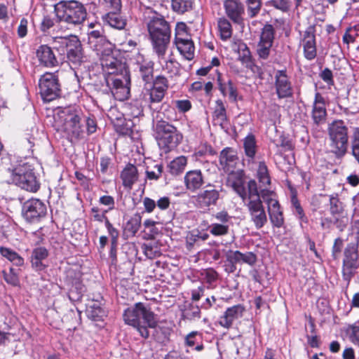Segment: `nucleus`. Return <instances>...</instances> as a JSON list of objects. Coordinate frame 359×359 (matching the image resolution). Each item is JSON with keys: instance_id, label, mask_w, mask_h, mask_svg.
<instances>
[{"instance_id": "nucleus-24", "label": "nucleus", "mask_w": 359, "mask_h": 359, "mask_svg": "<svg viewBox=\"0 0 359 359\" xmlns=\"http://www.w3.org/2000/svg\"><path fill=\"white\" fill-rule=\"evenodd\" d=\"M134 60L142 80L147 83L150 81L153 78L154 63L140 53L135 55Z\"/></svg>"}, {"instance_id": "nucleus-59", "label": "nucleus", "mask_w": 359, "mask_h": 359, "mask_svg": "<svg viewBox=\"0 0 359 359\" xmlns=\"http://www.w3.org/2000/svg\"><path fill=\"white\" fill-rule=\"evenodd\" d=\"M271 4L283 12L287 11L290 6V0H271Z\"/></svg>"}, {"instance_id": "nucleus-8", "label": "nucleus", "mask_w": 359, "mask_h": 359, "mask_svg": "<svg viewBox=\"0 0 359 359\" xmlns=\"http://www.w3.org/2000/svg\"><path fill=\"white\" fill-rule=\"evenodd\" d=\"M10 173L9 183H13L22 189L30 192H36L40 187L36 177L28 164H20L12 170H8Z\"/></svg>"}, {"instance_id": "nucleus-32", "label": "nucleus", "mask_w": 359, "mask_h": 359, "mask_svg": "<svg viewBox=\"0 0 359 359\" xmlns=\"http://www.w3.org/2000/svg\"><path fill=\"white\" fill-rule=\"evenodd\" d=\"M48 255V250L45 248L39 247L34 249L32 254V266L36 270H43L45 268V265L43 264V261L47 258Z\"/></svg>"}, {"instance_id": "nucleus-22", "label": "nucleus", "mask_w": 359, "mask_h": 359, "mask_svg": "<svg viewBox=\"0 0 359 359\" xmlns=\"http://www.w3.org/2000/svg\"><path fill=\"white\" fill-rule=\"evenodd\" d=\"M224 8L226 15L233 22L237 24L242 22L244 6L239 0H225Z\"/></svg>"}, {"instance_id": "nucleus-25", "label": "nucleus", "mask_w": 359, "mask_h": 359, "mask_svg": "<svg viewBox=\"0 0 359 359\" xmlns=\"http://www.w3.org/2000/svg\"><path fill=\"white\" fill-rule=\"evenodd\" d=\"M226 259L232 264L231 269V272L235 270L236 268L234 264H236L245 263L252 266L257 261V257L253 252H247L245 253H242L238 250H230L226 255Z\"/></svg>"}, {"instance_id": "nucleus-26", "label": "nucleus", "mask_w": 359, "mask_h": 359, "mask_svg": "<svg viewBox=\"0 0 359 359\" xmlns=\"http://www.w3.org/2000/svg\"><path fill=\"white\" fill-rule=\"evenodd\" d=\"M207 188L196 196V203L201 208L215 205L219 198V194L217 190L212 189L211 185L207 186Z\"/></svg>"}, {"instance_id": "nucleus-13", "label": "nucleus", "mask_w": 359, "mask_h": 359, "mask_svg": "<svg viewBox=\"0 0 359 359\" xmlns=\"http://www.w3.org/2000/svg\"><path fill=\"white\" fill-rule=\"evenodd\" d=\"M39 89L45 101L53 100L59 95L60 84L55 73L46 72L39 79Z\"/></svg>"}, {"instance_id": "nucleus-57", "label": "nucleus", "mask_w": 359, "mask_h": 359, "mask_svg": "<svg viewBox=\"0 0 359 359\" xmlns=\"http://www.w3.org/2000/svg\"><path fill=\"white\" fill-rule=\"evenodd\" d=\"M104 225L108 231L109 236H111V244L113 245H116L119 236L118 231L113 226L109 220H106V224Z\"/></svg>"}, {"instance_id": "nucleus-21", "label": "nucleus", "mask_w": 359, "mask_h": 359, "mask_svg": "<svg viewBox=\"0 0 359 359\" xmlns=\"http://www.w3.org/2000/svg\"><path fill=\"white\" fill-rule=\"evenodd\" d=\"M326 116L325 98L320 93H316L311 110L312 120L315 124L320 125L325 122Z\"/></svg>"}, {"instance_id": "nucleus-42", "label": "nucleus", "mask_w": 359, "mask_h": 359, "mask_svg": "<svg viewBox=\"0 0 359 359\" xmlns=\"http://www.w3.org/2000/svg\"><path fill=\"white\" fill-rule=\"evenodd\" d=\"M275 30L271 25H266L262 29L259 42L273 45Z\"/></svg>"}, {"instance_id": "nucleus-20", "label": "nucleus", "mask_w": 359, "mask_h": 359, "mask_svg": "<svg viewBox=\"0 0 359 359\" xmlns=\"http://www.w3.org/2000/svg\"><path fill=\"white\" fill-rule=\"evenodd\" d=\"M72 41V46L67 48V57L71 67L76 68L86 61V57L83 53L79 38H74Z\"/></svg>"}, {"instance_id": "nucleus-11", "label": "nucleus", "mask_w": 359, "mask_h": 359, "mask_svg": "<svg viewBox=\"0 0 359 359\" xmlns=\"http://www.w3.org/2000/svg\"><path fill=\"white\" fill-rule=\"evenodd\" d=\"M88 42L96 51L97 55L100 56L101 66L104 60L115 57L114 55V45L104 36H102L100 31H91L88 34Z\"/></svg>"}, {"instance_id": "nucleus-6", "label": "nucleus", "mask_w": 359, "mask_h": 359, "mask_svg": "<svg viewBox=\"0 0 359 359\" xmlns=\"http://www.w3.org/2000/svg\"><path fill=\"white\" fill-rule=\"evenodd\" d=\"M81 112L76 107L69 106L59 110L55 117L61 130L72 137H79L81 130Z\"/></svg>"}, {"instance_id": "nucleus-19", "label": "nucleus", "mask_w": 359, "mask_h": 359, "mask_svg": "<svg viewBox=\"0 0 359 359\" xmlns=\"http://www.w3.org/2000/svg\"><path fill=\"white\" fill-rule=\"evenodd\" d=\"M304 57L309 60L314 59L316 56V45L315 27L309 26L304 31L302 40Z\"/></svg>"}, {"instance_id": "nucleus-4", "label": "nucleus", "mask_w": 359, "mask_h": 359, "mask_svg": "<svg viewBox=\"0 0 359 359\" xmlns=\"http://www.w3.org/2000/svg\"><path fill=\"white\" fill-rule=\"evenodd\" d=\"M124 322L134 327L143 338H148V327L154 328L158 321L156 315L143 303H136L133 306L127 308L123 315Z\"/></svg>"}, {"instance_id": "nucleus-47", "label": "nucleus", "mask_w": 359, "mask_h": 359, "mask_svg": "<svg viewBox=\"0 0 359 359\" xmlns=\"http://www.w3.org/2000/svg\"><path fill=\"white\" fill-rule=\"evenodd\" d=\"M141 226V217L138 215L131 217L126 223V230L135 236Z\"/></svg>"}, {"instance_id": "nucleus-5", "label": "nucleus", "mask_w": 359, "mask_h": 359, "mask_svg": "<svg viewBox=\"0 0 359 359\" xmlns=\"http://www.w3.org/2000/svg\"><path fill=\"white\" fill-rule=\"evenodd\" d=\"M57 18L71 25H79L83 22L87 12L83 4L79 1H60L54 6Z\"/></svg>"}, {"instance_id": "nucleus-3", "label": "nucleus", "mask_w": 359, "mask_h": 359, "mask_svg": "<svg viewBox=\"0 0 359 359\" xmlns=\"http://www.w3.org/2000/svg\"><path fill=\"white\" fill-rule=\"evenodd\" d=\"M102 69L106 85L114 98L119 101L128 99L130 79L126 64L116 57H111L102 62Z\"/></svg>"}, {"instance_id": "nucleus-9", "label": "nucleus", "mask_w": 359, "mask_h": 359, "mask_svg": "<svg viewBox=\"0 0 359 359\" xmlns=\"http://www.w3.org/2000/svg\"><path fill=\"white\" fill-rule=\"evenodd\" d=\"M331 151L338 156H344L348 148V129L341 120L333 121L328 128Z\"/></svg>"}, {"instance_id": "nucleus-50", "label": "nucleus", "mask_w": 359, "mask_h": 359, "mask_svg": "<svg viewBox=\"0 0 359 359\" xmlns=\"http://www.w3.org/2000/svg\"><path fill=\"white\" fill-rule=\"evenodd\" d=\"M108 210H102L98 207H92L90 209V216L92 219L98 222H104L106 224V220H109L107 217L106 216Z\"/></svg>"}, {"instance_id": "nucleus-34", "label": "nucleus", "mask_w": 359, "mask_h": 359, "mask_svg": "<svg viewBox=\"0 0 359 359\" xmlns=\"http://www.w3.org/2000/svg\"><path fill=\"white\" fill-rule=\"evenodd\" d=\"M117 12H109L103 16V20L113 28L123 29L126 25V20L120 16Z\"/></svg>"}, {"instance_id": "nucleus-40", "label": "nucleus", "mask_w": 359, "mask_h": 359, "mask_svg": "<svg viewBox=\"0 0 359 359\" xmlns=\"http://www.w3.org/2000/svg\"><path fill=\"white\" fill-rule=\"evenodd\" d=\"M243 147L245 155L250 158H253L257 152V143L255 135L249 134L245 137Z\"/></svg>"}, {"instance_id": "nucleus-17", "label": "nucleus", "mask_w": 359, "mask_h": 359, "mask_svg": "<svg viewBox=\"0 0 359 359\" xmlns=\"http://www.w3.org/2000/svg\"><path fill=\"white\" fill-rule=\"evenodd\" d=\"M274 86L279 99L287 98L292 95V82L286 70H277L274 74Z\"/></svg>"}, {"instance_id": "nucleus-35", "label": "nucleus", "mask_w": 359, "mask_h": 359, "mask_svg": "<svg viewBox=\"0 0 359 359\" xmlns=\"http://www.w3.org/2000/svg\"><path fill=\"white\" fill-rule=\"evenodd\" d=\"M187 165V158L184 156H180L171 161L168 168L172 175H178L184 172Z\"/></svg>"}, {"instance_id": "nucleus-45", "label": "nucleus", "mask_w": 359, "mask_h": 359, "mask_svg": "<svg viewBox=\"0 0 359 359\" xmlns=\"http://www.w3.org/2000/svg\"><path fill=\"white\" fill-rule=\"evenodd\" d=\"M184 319L194 320L201 318V309L198 306L189 304L183 311Z\"/></svg>"}, {"instance_id": "nucleus-58", "label": "nucleus", "mask_w": 359, "mask_h": 359, "mask_svg": "<svg viewBox=\"0 0 359 359\" xmlns=\"http://www.w3.org/2000/svg\"><path fill=\"white\" fill-rule=\"evenodd\" d=\"M88 316L94 320H99L104 314V311L98 306H91L87 310Z\"/></svg>"}, {"instance_id": "nucleus-16", "label": "nucleus", "mask_w": 359, "mask_h": 359, "mask_svg": "<svg viewBox=\"0 0 359 359\" xmlns=\"http://www.w3.org/2000/svg\"><path fill=\"white\" fill-rule=\"evenodd\" d=\"M22 212L27 222H35L46 215V207L40 200L32 198L24 203Z\"/></svg>"}, {"instance_id": "nucleus-38", "label": "nucleus", "mask_w": 359, "mask_h": 359, "mask_svg": "<svg viewBox=\"0 0 359 359\" xmlns=\"http://www.w3.org/2000/svg\"><path fill=\"white\" fill-rule=\"evenodd\" d=\"M201 276L203 281L208 285V288L215 287L219 274L215 269L212 268L204 269L201 272Z\"/></svg>"}, {"instance_id": "nucleus-1", "label": "nucleus", "mask_w": 359, "mask_h": 359, "mask_svg": "<svg viewBox=\"0 0 359 359\" xmlns=\"http://www.w3.org/2000/svg\"><path fill=\"white\" fill-rule=\"evenodd\" d=\"M143 18L149 34L153 52L163 68L169 71L170 65H173L172 60H165L170 39L169 24L161 15L150 8L145 9Z\"/></svg>"}, {"instance_id": "nucleus-33", "label": "nucleus", "mask_w": 359, "mask_h": 359, "mask_svg": "<svg viewBox=\"0 0 359 359\" xmlns=\"http://www.w3.org/2000/svg\"><path fill=\"white\" fill-rule=\"evenodd\" d=\"M219 90L224 96H228L231 102H236L238 98V89L236 84L231 81H219Z\"/></svg>"}, {"instance_id": "nucleus-55", "label": "nucleus", "mask_w": 359, "mask_h": 359, "mask_svg": "<svg viewBox=\"0 0 359 359\" xmlns=\"http://www.w3.org/2000/svg\"><path fill=\"white\" fill-rule=\"evenodd\" d=\"M143 252L149 259H154L160 255L158 247L151 245H144L142 246Z\"/></svg>"}, {"instance_id": "nucleus-53", "label": "nucleus", "mask_w": 359, "mask_h": 359, "mask_svg": "<svg viewBox=\"0 0 359 359\" xmlns=\"http://www.w3.org/2000/svg\"><path fill=\"white\" fill-rule=\"evenodd\" d=\"M272 45L258 42L257 46V53L259 58L266 60L270 55Z\"/></svg>"}, {"instance_id": "nucleus-29", "label": "nucleus", "mask_w": 359, "mask_h": 359, "mask_svg": "<svg viewBox=\"0 0 359 359\" xmlns=\"http://www.w3.org/2000/svg\"><path fill=\"white\" fill-rule=\"evenodd\" d=\"M123 186L127 189H131L138 180V171L133 164H128L121 173Z\"/></svg>"}, {"instance_id": "nucleus-12", "label": "nucleus", "mask_w": 359, "mask_h": 359, "mask_svg": "<svg viewBox=\"0 0 359 359\" xmlns=\"http://www.w3.org/2000/svg\"><path fill=\"white\" fill-rule=\"evenodd\" d=\"M359 267L358 245L355 243L347 245L344 252L342 274L343 278L349 284Z\"/></svg>"}, {"instance_id": "nucleus-44", "label": "nucleus", "mask_w": 359, "mask_h": 359, "mask_svg": "<svg viewBox=\"0 0 359 359\" xmlns=\"http://www.w3.org/2000/svg\"><path fill=\"white\" fill-rule=\"evenodd\" d=\"M194 0H172V9L179 13H184L192 8Z\"/></svg>"}, {"instance_id": "nucleus-60", "label": "nucleus", "mask_w": 359, "mask_h": 359, "mask_svg": "<svg viewBox=\"0 0 359 359\" xmlns=\"http://www.w3.org/2000/svg\"><path fill=\"white\" fill-rule=\"evenodd\" d=\"M215 218L219 222V224L231 225V217L226 211H220L215 215Z\"/></svg>"}, {"instance_id": "nucleus-18", "label": "nucleus", "mask_w": 359, "mask_h": 359, "mask_svg": "<svg viewBox=\"0 0 359 359\" xmlns=\"http://www.w3.org/2000/svg\"><path fill=\"white\" fill-rule=\"evenodd\" d=\"M36 57L39 65L47 68L56 67L60 63L53 48L48 45L39 46L36 51Z\"/></svg>"}, {"instance_id": "nucleus-2", "label": "nucleus", "mask_w": 359, "mask_h": 359, "mask_svg": "<svg viewBox=\"0 0 359 359\" xmlns=\"http://www.w3.org/2000/svg\"><path fill=\"white\" fill-rule=\"evenodd\" d=\"M230 186L241 198L244 205L247 208L250 221L256 229H260L268 222L267 214L263 205L261 192L258 191L257 185L255 180H250L247 184L241 179L229 180Z\"/></svg>"}, {"instance_id": "nucleus-14", "label": "nucleus", "mask_w": 359, "mask_h": 359, "mask_svg": "<svg viewBox=\"0 0 359 359\" xmlns=\"http://www.w3.org/2000/svg\"><path fill=\"white\" fill-rule=\"evenodd\" d=\"M237 161L238 157L236 156V152L232 148L226 147L221 151L219 156V163L224 171L229 175L227 178V184L229 186L230 183L229 180L231 177L235 180L240 178L244 182L241 174L240 172H235L233 171Z\"/></svg>"}, {"instance_id": "nucleus-36", "label": "nucleus", "mask_w": 359, "mask_h": 359, "mask_svg": "<svg viewBox=\"0 0 359 359\" xmlns=\"http://www.w3.org/2000/svg\"><path fill=\"white\" fill-rule=\"evenodd\" d=\"M231 48L233 51L237 52L239 59L243 62H248L250 57V52L247 45L241 40H236L233 42Z\"/></svg>"}, {"instance_id": "nucleus-61", "label": "nucleus", "mask_w": 359, "mask_h": 359, "mask_svg": "<svg viewBox=\"0 0 359 359\" xmlns=\"http://www.w3.org/2000/svg\"><path fill=\"white\" fill-rule=\"evenodd\" d=\"M104 6L109 10V12L119 11L121 8V0H104Z\"/></svg>"}, {"instance_id": "nucleus-56", "label": "nucleus", "mask_w": 359, "mask_h": 359, "mask_svg": "<svg viewBox=\"0 0 359 359\" xmlns=\"http://www.w3.org/2000/svg\"><path fill=\"white\" fill-rule=\"evenodd\" d=\"M99 203L100 205H104L107 207V209L105 210H108V212L112 210L115 208V201L113 196L109 195H104L100 197Z\"/></svg>"}, {"instance_id": "nucleus-15", "label": "nucleus", "mask_w": 359, "mask_h": 359, "mask_svg": "<svg viewBox=\"0 0 359 359\" xmlns=\"http://www.w3.org/2000/svg\"><path fill=\"white\" fill-rule=\"evenodd\" d=\"M168 88L167 79L164 76H158L154 80L152 87L144 88V98L151 104L159 103L163 99Z\"/></svg>"}, {"instance_id": "nucleus-37", "label": "nucleus", "mask_w": 359, "mask_h": 359, "mask_svg": "<svg viewBox=\"0 0 359 359\" xmlns=\"http://www.w3.org/2000/svg\"><path fill=\"white\" fill-rule=\"evenodd\" d=\"M217 27L222 40L226 41L231 37L233 32L232 27L227 19L224 18H219L217 21Z\"/></svg>"}, {"instance_id": "nucleus-48", "label": "nucleus", "mask_w": 359, "mask_h": 359, "mask_svg": "<svg viewBox=\"0 0 359 359\" xmlns=\"http://www.w3.org/2000/svg\"><path fill=\"white\" fill-rule=\"evenodd\" d=\"M126 113L129 118H138L143 114L142 107L137 103H130L126 106Z\"/></svg>"}, {"instance_id": "nucleus-62", "label": "nucleus", "mask_w": 359, "mask_h": 359, "mask_svg": "<svg viewBox=\"0 0 359 359\" xmlns=\"http://www.w3.org/2000/svg\"><path fill=\"white\" fill-rule=\"evenodd\" d=\"M157 223V222L150 219H146L143 223L144 228L149 231V233L152 236H155L158 233V229L156 227V224Z\"/></svg>"}, {"instance_id": "nucleus-51", "label": "nucleus", "mask_w": 359, "mask_h": 359, "mask_svg": "<svg viewBox=\"0 0 359 359\" xmlns=\"http://www.w3.org/2000/svg\"><path fill=\"white\" fill-rule=\"evenodd\" d=\"M248 6V14L250 18H254L260 11L261 0H246Z\"/></svg>"}, {"instance_id": "nucleus-63", "label": "nucleus", "mask_w": 359, "mask_h": 359, "mask_svg": "<svg viewBox=\"0 0 359 359\" xmlns=\"http://www.w3.org/2000/svg\"><path fill=\"white\" fill-rule=\"evenodd\" d=\"M28 21L26 18H23L20 20V25L18 27V34L19 37L23 38L27 33Z\"/></svg>"}, {"instance_id": "nucleus-43", "label": "nucleus", "mask_w": 359, "mask_h": 359, "mask_svg": "<svg viewBox=\"0 0 359 359\" xmlns=\"http://www.w3.org/2000/svg\"><path fill=\"white\" fill-rule=\"evenodd\" d=\"M257 178L262 186L266 187L271 183V179L269 175L268 168L264 162L259 163L257 169Z\"/></svg>"}, {"instance_id": "nucleus-39", "label": "nucleus", "mask_w": 359, "mask_h": 359, "mask_svg": "<svg viewBox=\"0 0 359 359\" xmlns=\"http://www.w3.org/2000/svg\"><path fill=\"white\" fill-rule=\"evenodd\" d=\"M0 253L15 266H20L24 264V259L10 248L1 247Z\"/></svg>"}, {"instance_id": "nucleus-28", "label": "nucleus", "mask_w": 359, "mask_h": 359, "mask_svg": "<svg viewBox=\"0 0 359 359\" xmlns=\"http://www.w3.org/2000/svg\"><path fill=\"white\" fill-rule=\"evenodd\" d=\"M226 109L224 102L222 100H217L215 102L212 111V121L214 125L219 126L224 129L227 125Z\"/></svg>"}, {"instance_id": "nucleus-46", "label": "nucleus", "mask_w": 359, "mask_h": 359, "mask_svg": "<svg viewBox=\"0 0 359 359\" xmlns=\"http://www.w3.org/2000/svg\"><path fill=\"white\" fill-rule=\"evenodd\" d=\"M230 225L212 223L209 226L210 233L215 236H222L228 234Z\"/></svg>"}, {"instance_id": "nucleus-10", "label": "nucleus", "mask_w": 359, "mask_h": 359, "mask_svg": "<svg viewBox=\"0 0 359 359\" xmlns=\"http://www.w3.org/2000/svg\"><path fill=\"white\" fill-rule=\"evenodd\" d=\"M263 201L267 206V212L270 222L273 227L280 228L284 225L283 212L275 192L268 190H261Z\"/></svg>"}, {"instance_id": "nucleus-30", "label": "nucleus", "mask_w": 359, "mask_h": 359, "mask_svg": "<svg viewBox=\"0 0 359 359\" xmlns=\"http://www.w3.org/2000/svg\"><path fill=\"white\" fill-rule=\"evenodd\" d=\"M176 46L180 54L187 60H191L194 57V46L192 41L189 36L184 38H177L175 40Z\"/></svg>"}, {"instance_id": "nucleus-27", "label": "nucleus", "mask_w": 359, "mask_h": 359, "mask_svg": "<svg viewBox=\"0 0 359 359\" xmlns=\"http://www.w3.org/2000/svg\"><path fill=\"white\" fill-rule=\"evenodd\" d=\"M204 184L203 174L200 170H193L184 175V184L187 189L191 192L198 190Z\"/></svg>"}, {"instance_id": "nucleus-54", "label": "nucleus", "mask_w": 359, "mask_h": 359, "mask_svg": "<svg viewBox=\"0 0 359 359\" xmlns=\"http://www.w3.org/2000/svg\"><path fill=\"white\" fill-rule=\"evenodd\" d=\"M4 277L6 282L11 285L17 286L19 284V279L17 273L13 268L10 269L9 272H4Z\"/></svg>"}, {"instance_id": "nucleus-23", "label": "nucleus", "mask_w": 359, "mask_h": 359, "mask_svg": "<svg viewBox=\"0 0 359 359\" xmlns=\"http://www.w3.org/2000/svg\"><path fill=\"white\" fill-rule=\"evenodd\" d=\"M245 311L244 307L241 304L234 305L228 308L224 314L219 319V324L226 329H229L234 320L242 317Z\"/></svg>"}, {"instance_id": "nucleus-31", "label": "nucleus", "mask_w": 359, "mask_h": 359, "mask_svg": "<svg viewBox=\"0 0 359 359\" xmlns=\"http://www.w3.org/2000/svg\"><path fill=\"white\" fill-rule=\"evenodd\" d=\"M203 334L198 331H192L184 337V346L193 348L196 351H201L204 349L202 342Z\"/></svg>"}, {"instance_id": "nucleus-52", "label": "nucleus", "mask_w": 359, "mask_h": 359, "mask_svg": "<svg viewBox=\"0 0 359 359\" xmlns=\"http://www.w3.org/2000/svg\"><path fill=\"white\" fill-rule=\"evenodd\" d=\"M350 341L359 347V325H350L347 330Z\"/></svg>"}, {"instance_id": "nucleus-7", "label": "nucleus", "mask_w": 359, "mask_h": 359, "mask_svg": "<svg viewBox=\"0 0 359 359\" xmlns=\"http://www.w3.org/2000/svg\"><path fill=\"white\" fill-rule=\"evenodd\" d=\"M156 140L158 146L165 153L176 148L182 141V134L172 125L159 121L156 125Z\"/></svg>"}, {"instance_id": "nucleus-49", "label": "nucleus", "mask_w": 359, "mask_h": 359, "mask_svg": "<svg viewBox=\"0 0 359 359\" xmlns=\"http://www.w3.org/2000/svg\"><path fill=\"white\" fill-rule=\"evenodd\" d=\"M330 211L331 215L334 217L339 216L342 213L343 205L337 197L333 196H330Z\"/></svg>"}, {"instance_id": "nucleus-64", "label": "nucleus", "mask_w": 359, "mask_h": 359, "mask_svg": "<svg viewBox=\"0 0 359 359\" xmlns=\"http://www.w3.org/2000/svg\"><path fill=\"white\" fill-rule=\"evenodd\" d=\"M143 205L145 211L148 213L152 212L156 207V201L149 197H145L143 199Z\"/></svg>"}, {"instance_id": "nucleus-41", "label": "nucleus", "mask_w": 359, "mask_h": 359, "mask_svg": "<svg viewBox=\"0 0 359 359\" xmlns=\"http://www.w3.org/2000/svg\"><path fill=\"white\" fill-rule=\"evenodd\" d=\"M74 38H78L74 35L69 36H56L52 38L53 47L55 49H60L61 48H68L72 44Z\"/></svg>"}]
</instances>
